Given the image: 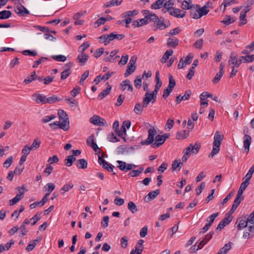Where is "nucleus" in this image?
<instances>
[{
	"instance_id": "1",
	"label": "nucleus",
	"mask_w": 254,
	"mask_h": 254,
	"mask_svg": "<svg viewBox=\"0 0 254 254\" xmlns=\"http://www.w3.org/2000/svg\"><path fill=\"white\" fill-rule=\"evenodd\" d=\"M200 147L201 145L200 143L198 142H195L194 144H190L184 150V154L182 158L183 162H185L187 161L191 152L193 154H197Z\"/></svg>"
},
{
	"instance_id": "2",
	"label": "nucleus",
	"mask_w": 254,
	"mask_h": 254,
	"mask_svg": "<svg viewBox=\"0 0 254 254\" xmlns=\"http://www.w3.org/2000/svg\"><path fill=\"white\" fill-rule=\"evenodd\" d=\"M58 114L60 120L62 121L60 124V128L64 131L67 130L69 128V122L67 114L62 109L58 111Z\"/></svg>"
},
{
	"instance_id": "3",
	"label": "nucleus",
	"mask_w": 254,
	"mask_h": 254,
	"mask_svg": "<svg viewBox=\"0 0 254 254\" xmlns=\"http://www.w3.org/2000/svg\"><path fill=\"white\" fill-rule=\"evenodd\" d=\"M150 16V21L154 22V26L155 28V30L158 29L163 30L168 26V25H166L164 23L163 19L161 20V17L159 18L158 16L153 13H152V15Z\"/></svg>"
},
{
	"instance_id": "4",
	"label": "nucleus",
	"mask_w": 254,
	"mask_h": 254,
	"mask_svg": "<svg viewBox=\"0 0 254 254\" xmlns=\"http://www.w3.org/2000/svg\"><path fill=\"white\" fill-rule=\"evenodd\" d=\"M156 130L154 127L148 130V137L146 140L141 142L142 145L152 144L154 140V136L156 134Z\"/></svg>"
},
{
	"instance_id": "5",
	"label": "nucleus",
	"mask_w": 254,
	"mask_h": 254,
	"mask_svg": "<svg viewBox=\"0 0 254 254\" xmlns=\"http://www.w3.org/2000/svg\"><path fill=\"white\" fill-rule=\"evenodd\" d=\"M103 154H102L101 156H99L98 160L99 164L102 167V168L106 169L108 171L113 172L115 166L111 164L108 163L103 159Z\"/></svg>"
},
{
	"instance_id": "6",
	"label": "nucleus",
	"mask_w": 254,
	"mask_h": 254,
	"mask_svg": "<svg viewBox=\"0 0 254 254\" xmlns=\"http://www.w3.org/2000/svg\"><path fill=\"white\" fill-rule=\"evenodd\" d=\"M156 97L153 95V94L149 93L148 92H146L144 95V97L142 101V107H146L149 104L150 102H152L153 103L155 102Z\"/></svg>"
},
{
	"instance_id": "7",
	"label": "nucleus",
	"mask_w": 254,
	"mask_h": 254,
	"mask_svg": "<svg viewBox=\"0 0 254 254\" xmlns=\"http://www.w3.org/2000/svg\"><path fill=\"white\" fill-rule=\"evenodd\" d=\"M117 162L119 164L118 168H119L121 171L125 172L131 170L136 167L135 165L132 164H127L125 162L120 160L117 161Z\"/></svg>"
},
{
	"instance_id": "8",
	"label": "nucleus",
	"mask_w": 254,
	"mask_h": 254,
	"mask_svg": "<svg viewBox=\"0 0 254 254\" xmlns=\"http://www.w3.org/2000/svg\"><path fill=\"white\" fill-rule=\"evenodd\" d=\"M170 14L178 18H184L186 14V12L182 11L179 8L173 7L169 11Z\"/></svg>"
},
{
	"instance_id": "9",
	"label": "nucleus",
	"mask_w": 254,
	"mask_h": 254,
	"mask_svg": "<svg viewBox=\"0 0 254 254\" xmlns=\"http://www.w3.org/2000/svg\"><path fill=\"white\" fill-rule=\"evenodd\" d=\"M32 98L37 104H45L47 103V97L44 94L35 93L32 95Z\"/></svg>"
},
{
	"instance_id": "10",
	"label": "nucleus",
	"mask_w": 254,
	"mask_h": 254,
	"mask_svg": "<svg viewBox=\"0 0 254 254\" xmlns=\"http://www.w3.org/2000/svg\"><path fill=\"white\" fill-rule=\"evenodd\" d=\"M233 216L231 214L228 213L226 214V217L222 219L219 224H218L217 229L222 230L224 228V227L229 224V223L232 220Z\"/></svg>"
},
{
	"instance_id": "11",
	"label": "nucleus",
	"mask_w": 254,
	"mask_h": 254,
	"mask_svg": "<svg viewBox=\"0 0 254 254\" xmlns=\"http://www.w3.org/2000/svg\"><path fill=\"white\" fill-rule=\"evenodd\" d=\"M142 12L144 15V18L138 20L139 22H140L141 26L148 24V20H150V17H151L150 15H152V12H150L147 10H144L142 11Z\"/></svg>"
},
{
	"instance_id": "12",
	"label": "nucleus",
	"mask_w": 254,
	"mask_h": 254,
	"mask_svg": "<svg viewBox=\"0 0 254 254\" xmlns=\"http://www.w3.org/2000/svg\"><path fill=\"white\" fill-rule=\"evenodd\" d=\"M209 2H207L202 7H199L198 5H196V8L197 10V13L199 15V16L201 17L203 15H206L209 11V9H207L209 5Z\"/></svg>"
},
{
	"instance_id": "13",
	"label": "nucleus",
	"mask_w": 254,
	"mask_h": 254,
	"mask_svg": "<svg viewBox=\"0 0 254 254\" xmlns=\"http://www.w3.org/2000/svg\"><path fill=\"white\" fill-rule=\"evenodd\" d=\"M252 138L247 134H245L244 137V147L246 152L248 153L250 150V146L251 143Z\"/></svg>"
},
{
	"instance_id": "14",
	"label": "nucleus",
	"mask_w": 254,
	"mask_h": 254,
	"mask_svg": "<svg viewBox=\"0 0 254 254\" xmlns=\"http://www.w3.org/2000/svg\"><path fill=\"white\" fill-rule=\"evenodd\" d=\"M164 139L163 138V136L158 134L155 137V141L152 144V147L153 148L159 147L160 145L164 143Z\"/></svg>"
},
{
	"instance_id": "15",
	"label": "nucleus",
	"mask_w": 254,
	"mask_h": 254,
	"mask_svg": "<svg viewBox=\"0 0 254 254\" xmlns=\"http://www.w3.org/2000/svg\"><path fill=\"white\" fill-rule=\"evenodd\" d=\"M15 11L18 14L21 16H24L25 14H28L29 11L22 5L20 4L16 6Z\"/></svg>"
},
{
	"instance_id": "16",
	"label": "nucleus",
	"mask_w": 254,
	"mask_h": 254,
	"mask_svg": "<svg viewBox=\"0 0 254 254\" xmlns=\"http://www.w3.org/2000/svg\"><path fill=\"white\" fill-rule=\"evenodd\" d=\"M160 190L158 189L155 191H152L149 192L147 196H145L144 200L146 202H149L151 199H153L160 193Z\"/></svg>"
},
{
	"instance_id": "17",
	"label": "nucleus",
	"mask_w": 254,
	"mask_h": 254,
	"mask_svg": "<svg viewBox=\"0 0 254 254\" xmlns=\"http://www.w3.org/2000/svg\"><path fill=\"white\" fill-rule=\"evenodd\" d=\"M223 138L224 135L223 134H220L219 131H216L214 134L213 145H218L220 146L221 142L223 140Z\"/></svg>"
},
{
	"instance_id": "18",
	"label": "nucleus",
	"mask_w": 254,
	"mask_h": 254,
	"mask_svg": "<svg viewBox=\"0 0 254 254\" xmlns=\"http://www.w3.org/2000/svg\"><path fill=\"white\" fill-rule=\"evenodd\" d=\"M112 87L111 85H108L107 87L104 89L98 95V99L101 100L105 98L109 94L111 91Z\"/></svg>"
},
{
	"instance_id": "19",
	"label": "nucleus",
	"mask_w": 254,
	"mask_h": 254,
	"mask_svg": "<svg viewBox=\"0 0 254 254\" xmlns=\"http://www.w3.org/2000/svg\"><path fill=\"white\" fill-rule=\"evenodd\" d=\"M179 40L175 37H170L168 39L167 45L168 47L175 48L179 44Z\"/></svg>"
},
{
	"instance_id": "20",
	"label": "nucleus",
	"mask_w": 254,
	"mask_h": 254,
	"mask_svg": "<svg viewBox=\"0 0 254 254\" xmlns=\"http://www.w3.org/2000/svg\"><path fill=\"white\" fill-rule=\"evenodd\" d=\"M42 240V237L40 236H38L37 237L36 239L32 240L30 242V243L26 247V250L28 251H32L35 247L36 246L37 244L41 241Z\"/></svg>"
},
{
	"instance_id": "21",
	"label": "nucleus",
	"mask_w": 254,
	"mask_h": 254,
	"mask_svg": "<svg viewBox=\"0 0 254 254\" xmlns=\"http://www.w3.org/2000/svg\"><path fill=\"white\" fill-rule=\"evenodd\" d=\"M241 200L242 199L241 197L237 195V197L234 201V202L232 206V208H231L228 213L232 215L240 204Z\"/></svg>"
},
{
	"instance_id": "22",
	"label": "nucleus",
	"mask_w": 254,
	"mask_h": 254,
	"mask_svg": "<svg viewBox=\"0 0 254 254\" xmlns=\"http://www.w3.org/2000/svg\"><path fill=\"white\" fill-rule=\"evenodd\" d=\"M118 151L122 154L127 153L134 150L133 147H127L124 145H121L118 148Z\"/></svg>"
},
{
	"instance_id": "23",
	"label": "nucleus",
	"mask_w": 254,
	"mask_h": 254,
	"mask_svg": "<svg viewBox=\"0 0 254 254\" xmlns=\"http://www.w3.org/2000/svg\"><path fill=\"white\" fill-rule=\"evenodd\" d=\"M165 0H157L151 5V8L153 9H158L164 7V2Z\"/></svg>"
},
{
	"instance_id": "24",
	"label": "nucleus",
	"mask_w": 254,
	"mask_h": 254,
	"mask_svg": "<svg viewBox=\"0 0 254 254\" xmlns=\"http://www.w3.org/2000/svg\"><path fill=\"white\" fill-rule=\"evenodd\" d=\"M123 2V0H111L109 1L106 2L104 4V6L105 7H109L114 6H118L121 4Z\"/></svg>"
},
{
	"instance_id": "25",
	"label": "nucleus",
	"mask_w": 254,
	"mask_h": 254,
	"mask_svg": "<svg viewBox=\"0 0 254 254\" xmlns=\"http://www.w3.org/2000/svg\"><path fill=\"white\" fill-rule=\"evenodd\" d=\"M189 135V131L184 130L181 131H178L176 133V137L178 139H183L188 137Z\"/></svg>"
},
{
	"instance_id": "26",
	"label": "nucleus",
	"mask_w": 254,
	"mask_h": 254,
	"mask_svg": "<svg viewBox=\"0 0 254 254\" xmlns=\"http://www.w3.org/2000/svg\"><path fill=\"white\" fill-rule=\"evenodd\" d=\"M144 241L143 240H140L138 241L136 246L135 247V250H132L129 254H140L143 251V249H137V246H142Z\"/></svg>"
},
{
	"instance_id": "27",
	"label": "nucleus",
	"mask_w": 254,
	"mask_h": 254,
	"mask_svg": "<svg viewBox=\"0 0 254 254\" xmlns=\"http://www.w3.org/2000/svg\"><path fill=\"white\" fill-rule=\"evenodd\" d=\"M86 143L88 146H91L92 149L95 151V142L94 140V136L92 134L90 135L86 140Z\"/></svg>"
},
{
	"instance_id": "28",
	"label": "nucleus",
	"mask_w": 254,
	"mask_h": 254,
	"mask_svg": "<svg viewBox=\"0 0 254 254\" xmlns=\"http://www.w3.org/2000/svg\"><path fill=\"white\" fill-rule=\"evenodd\" d=\"M76 165L78 169H85L87 168V162L85 159H80L77 161Z\"/></svg>"
},
{
	"instance_id": "29",
	"label": "nucleus",
	"mask_w": 254,
	"mask_h": 254,
	"mask_svg": "<svg viewBox=\"0 0 254 254\" xmlns=\"http://www.w3.org/2000/svg\"><path fill=\"white\" fill-rule=\"evenodd\" d=\"M88 55L84 53H82L78 56L77 59L78 61V62L80 63V64L83 65L86 62V61L88 60Z\"/></svg>"
},
{
	"instance_id": "30",
	"label": "nucleus",
	"mask_w": 254,
	"mask_h": 254,
	"mask_svg": "<svg viewBox=\"0 0 254 254\" xmlns=\"http://www.w3.org/2000/svg\"><path fill=\"white\" fill-rule=\"evenodd\" d=\"M193 4L190 0H184L182 4V7L183 9H191L193 8Z\"/></svg>"
},
{
	"instance_id": "31",
	"label": "nucleus",
	"mask_w": 254,
	"mask_h": 254,
	"mask_svg": "<svg viewBox=\"0 0 254 254\" xmlns=\"http://www.w3.org/2000/svg\"><path fill=\"white\" fill-rule=\"evenodd\" d=\"M96 126L107 127L108 124L105 119L96 115Z\"/></svg>"
},
{
	"instance_id": "32",
	"label": "nucleus",
	"mask_w": 254,
	"mask_h": 254,
	"mask_svg": "<svg viewBox=\"0 0 254 254\" xmlns=\"http://www.w3.org/2000/svg\"><path fill=\"white\" fill-rule=\"evenodd\" d=\"M138 10H133L126 11L122 14V18L130 17L138 14Z\"/></svg>"
},
{
	"instance_id": "33",
	"label": "nucleus",
	"mask_w": 254,
	"mask_h": 254,
	"mask_svg": "<svg viewBox=\"0 0 254 254\" xmlns=\"http://www.w3.org/2000/svg\"><path fill=\"white\" fill-rule=\"evenodd\" d=\"M45 191H47V195H50L55 188V185L54 183H48L44 187Z\"/></svg>"
},
{
	"instance_id": "34",
	"label": "nucleus",
	"mask_w": 254,
	"mask_h": 254,
	"mask_svg": "<svg viewBox=\"0 0 254 254\" xmlns=\"http://www.w3.org/2000/svg\"><path fill=\"white\" fill-rule=\"evenodd\" d=\"M136 69V66L135 65H131L128 64L127 66V69L126 71L124 74L125 76L127 77L129 75H130L132 73H133Z\"/></svg>"
},
{
	"instance_id": "35",
	"label": "nucleus",
	"mask_w": 254,
	"mask_h": 254,
	"mask_svg": "<svg viewBox=\"0 0 254 254\" xmlns=\"http://www.w3.org/2000/svg\"><path fill=\"white\" fill-rule=\"evenodd\" d=\"M12 13L9 10H4L0 11V19H6L9 18Z\"/></svg>"
},
{
	"instance_id": "36",
	"label": "nucleus",
	"mask_w": 254,
	"mask_h": 254,
	"mask_svg": "<svg viewBox=\"0 0 254 254\" xmlns=\"http://www.w3.org/2000/svg\"><path fill=\"white\" fill-rule=\"evenodd\" d=\"M76 160V158L73 156H67L64 160V163L66 166H71L72 163Z\"/></svg>"
},
{
	"instance_id": "37",
	"label": "nucleus",
	"mask_w": 254,
	"mask_h": 254,
	"mask_svg": "<svg viewBox=\"0 0 254 254\" xmlns=\"http://www.w3.org/2000/svg\"><path fill=\"white\" fill-rule=\"evenodd\" d=\"M183 165V163L181 162L180 160H175L173 162L172 164V170L173 171L176 170L177 168L179 169V170H180Z\"/></svg>"
},
{
	"instance_id": "38",
	"label": "nucleus",
	"mask_w": 254,
	"mask_h": 254,
	"mask_svg": "<svg viewBox=\"0 0 254 254\" xmlns=\"http://www.w3.org/2000/svg\"><path fill=\"white\" fill-rule=\"evenodd\" d=\"M173 54L172 50H167L163 55V57L161 59V62L162 63H166V61L169 59V57Z\"/></svg>"
},
{
	"instance_id": "39",
	"label": "nucleus",
	"mask_w": 254,
	"mask_h": 254,
	"mask_svg": "<svg viewBox=\"0 0 254 254\" xmlns=\"http://www.w3.org/2000/svg\"><path fill=\"white\" fill-rule=\"evenodd\" d=\"M174 4V2L173 0H168L164 2V7L167 9V11H169L170 9H172L173 7L172 6Z\"/></svg>"
},
{
	"instance_id": "40",
	"label": "nucleus",
	"mask_w": 254,
	"mask_h": 254,
	"mask_svg": "<svg viewBox=\"0 0 254 254\" xmlns=\"http://www.w3.org/2000/svg\"><path fill=\"white\" fill-rule=\"evenodd\" d=\"M248 222L246 220V217H245L244 219H242L240 221L239 224L237 226V228L239 230H241L242 229L246 228L248 225Z\"/></svg>"
},
{
	"instance_id": "41",
	"label": "nucleus",
	"mask_w": 254,
	"mask_h": 254,
	"mask_svg": "<svg viewBox=\"0 0 254 254\" xmlns=\"http://www.w3.org/2000/svg\"><path fill=\"white\" fill-rule=\"evenodd\" d=\"M127 208L132 213H134L138 210L135 204L132 201L128 202L127 204Z\"/></svg>"
},
{
	"instance_id": "42",
	"label": "nucleus",
	"mask_w": 254,
	"mask_h": 254,
	"mask_svg": "<svg viewBox=\"0 0 254 254\" xmlns=\"http://www.w3.org/2000/svg\"><path fill=\"white\" fill-rule=\"evenodd\" d=\"M47 103L49 104H53L57 102L61 101V99L56 95H53L50 97L47 98Z\"/></svg>"
},
{
	"instance_id": "43",
	"label": "nucleus",
	"mask_w": 254,
	"mask_h": 254,
	"mask_svg": "<svg viewBox=\"0 0 254 254\" xmlns=\"http://www.w3.org/2000/svg\"><path fill=\"white\" fill-rule=\"evenodd\" d=\"M236 3H237V1L236 0H224L221 6H222L223 5H224V9L223 12H225L226 7Z\"/></svg>"
},
{
	"instance_id": "44",
	"label": "nucleus",
	"mask_w": 254,
	"mask_h": 254,
	"mask_svg": "<svg viewBox=\"0 0 254 254\" xmlns=\"http://www.w3.org/2000/svg\"><path fill=\"white\" fill-rule=\"evenodd\" d=\"M51 57L53 59L58 62H64L66 60V57L65 56L62 55H53Z\"/></svg>"
},
{
	"instance_id": "45",
	"label": "nucleus",
	"mask_w": 254,
	"mask_h": 254,
	"mask_svg": "<svg viewBox=\"0 0 254 254\" xmlns=\"http://www.w3.org/2000/svg\"><path fill=\"white\" fill-rule=\"evenodd\" d=\"M248 185H249L248 184H247L246 183L243 182L240 187V188L239 189V190H238L237 195L241 197V196H242L244 191L247 188Z\"/></svg>"
},
{
	"instance_id": "46",
	"label": "nucleus",
	"mask_w": 254,
	"mask_h": 254,
	"mask_svg": "<svg viewBox=\"0 0 254 254\" xmlns=\"http://www.w3.org/2000/svg\"><path fill=\"white\" fill-rule=\"evenodd\" d=\"M218 215H219V213L217 212V213H213V214L209 216V217L207 219V221L208 222L207 224L209 226H211L212 224L213 223V221H214L215 219L218 216Z\"/></svg>"
},
{
	"instance_id": "47",
	"label": "nucleus",
	"mask_w": 254,
	"mask_h": 254,
	"mask_svg": "<svg viewBox=\"0 0 254 254\" xmlns=\"http://www.w3.org/2000/svg\"><path fill=\"white\" fill-rule=\"evenodd\" d=\"M220 145H213V149L209 155V157H213L215 155L217 154L220 150Z\"/></svg>"
},
{
	"instance_id": "48",
	"label": "nucleus",
	"mask_w": 254,
	"mask_h": 254,
	"mask_svg": "<svg viewBox=\"0 0 254 254\" xmlns=\"http://www.w3.org/2000/svg\"><path fill=\"white\" fill-rule=\"evenodd\" d=\"M142 77H141V75H138L136 76V78L134 81V85L135 87L140 88L141 86L142 83Z\"/></svg>"
},
{
	"instance_id": "49",
	"label": "nucleus",
	"mask_w": 254,
	"mask_h": 254,
	"mask_svg": "<svg viewBox=\"0 0 254 254\" xmlns=\"http://www.w3.org/2000/svg\"><path fill=\"white\" fill-rule=\"evenodd\" d=\"M246 14L247 12H245L243 10L241 11L240 19L242 21V22L240 23V25H243L247 23V19L246 18Z\"/></svg>"
},
{
	"instance_id": "50",
	"label": "nucleus",
	"mask_w": 254,
	"mask_h": 254,
	"mask_svg": "<svg viewBox=\"0 0 254 254\" xmlns=\"http://www.w3.org/2000/svg\"><path fill=\"white\" fill-rule=\"evenodd\" d=\"M214 234L213 232H211L207 234L205 237L202 240H199L198 242H202V243H204L205 245H206L208 241L212 238V236Z\"/></svg>"
},
{
	"instance_id": "51",
	"label": "nucleus",
	"mask_w": 254,
	"mask_h": 254,
	"mask_svg": "<svg viewBox=\"0 0 254 254\" xmlns=\"http://www.w3.org/2000/svg\"><path fill=\"white\" fill-rule=\"evenodd\" d=\"M205 245V243L202 242H197L195 245H194L192 248H193V252H195L199 249H201Z\"/></svg>"
},
{
	"instance_id": "52",
	"label": "nucleus",
	"mask_w": 254,
	"mask_h": 254,
	"mask_svg": "<svg viewBox=\"0 0 254 254\" xmlns=\"http://www.w3.org/2000/svg\"><path fill=\"white\" fill-rule=\"evenodd\" d=\"M41 144V141L38 138L35 139L32 145L30 147L31 148L32 150H36L40 147Z\"/></svg>"
},
{
	"instance_id": "53",
	"label": "nucleus",
	"mask_w": 254,
	"mask_h": 254,
	"mask_svg": "<svg viewBox=\"0 0 254 254\" xmlns=\"http://www.w3.org/2000/svg\"><path fill=\"white\" fill-rule=\"evenodd\" d=\"M235 19H231L230 16L226 15L225 18L221 21V22L225 24L226 25H229L231 23L235 22Z\"/></svg>"
},
{
	"instance_id": "54",
	"label": "nucleus",
	"mask_w": 254,
	"mask_h": 254,
	"mask_svg": "<svg viewBox=\"0 0 254 254\" xmlns=\"http://www.w3.org/2000/svg\"><path fill=\"white\" fill-rule=\"evenodd\" d=\"M224 72L219 71L216 74L214 78L213 79L212 81L214 83H217L221 79L222 76H223Z\"/></svg>"
},
{
	"instance_id": "55",
	"label": "nucleus",
	"mask_w": 254,
	"mask_h": 254,
	"mask_svg": "<svg viewBox=\"0 0 254 254\" xmlns=\"http://www.w3.org/2000/svg\"><path fill=\"white\" fill-rule=\"evenodd\" d=\"M176 86V81L173 78V75L171 74H169V88H172L174 89Z\"/></svg>"
},
{
	"instance_id": "56",
	"label": "nucleus",
	"mask_w": 254,
	"mask_h": 254,
	"mask_svg": "<svg viewBox=\"0 0 254 254\" xmlns=\"http://www.w3.org/2000/svg\"><path fill=\"white\" fill-rule=\"evenodd\" d=\"M13 157L12 156L9 157L3 163V166L4 167L8 168L13 162Z\"/></svg>"
},
{
	"instance_id": "57",
	"label": "nucleus",
	"mask_w": 254,
	"mask_h": 254,
	"mask_svg": "<svg viewBox=\"0 0 254 254\" xmlns=\"http://www.w3.org/2000/svg\"><path fill=\"white\" fill-rule=\"evenodd\" d=\"M142 106L140 103H136L134 108V111L136 114L140 115L142 112Z\"/></svg>"
},
{
	"instance_id": "58",
	"label": "nucleus",
	"mask_w": 254,
	"mask_h": 254,
	"mask_svg": "<svg viewBox=\"0 0 254 254\" xmlns=\"http://www.w3.org/2000/svg\"><path fill=\"white\" fill-rule=\"evenodd\" d=\"M16 189L19 192L16 195H19V197L21 199L24 196L25 189L24 187H18Z\"/></svg>"
},
{
	"instance_id": "59",
	"label": "nucleus",
	"mask_w": 254,
	"mask_h": 254,
	"mask_svg": "<svg viewBox=\"0 0 254 254\" xmlns=\"http://www.w3.org/2000/svg\"><path fill=\"white\" fill-rule=\"evenodd\" d=\"M199 15L198 13H197V10L196 8L195 9H191L190 11V16L191 18L193 19H198L200 18V17L199 16Z\"/></svg>"
},
{
	"instance_id": "60",
	"label": "nucleus",
	"mask_w": 254,
	"mask_h": 254,
	"mask_svg": "<svg viewBox=\"0 0 254 254\" xmlns=\"http://www.w3.org/2000/svg\"><path fill=\"white\" fill-rule=\"evenodd\" d=\"M241 58L243 59L245 63H250L254 61V55L241 56Z\"/></svg>"
},
{
	"instance_id": "61",
	"label": "nucleus",
	"mask_w": 254,
	"mask_h": 254,
	"mask_svg": "<svg viewBox=\"0 0 254 254\" xmlns=\"http://www.w3.org/2000/svg\"><path fill=\"white\" fill-rule=\"evenodd\" d=\"M89 47V43L88 42H86L83 43L78 48V52L83 53L88 47Z\"/></svg>"
},
{
	"instance_id": "62",
	"label": "nucleus",
	"mask_w": 254,
	"mask_h": 254,
	"mask_svg": "<svg viewBox=\"0 0 254 254\" xmlns=\"http://www.w3.org/2000/svg\"><path fill=\"white\" fill-rule=\"evenodd\" d=\"M237 61V55L235 53L232 52L231 54L230 59L229 60V64H234L236 65Z\"/></svg>"
},
{
	"instance_id": "63",
	"label": "nucleus",
	"mask_w": 254,
	"mask_h": 254,
	"mask_svg": "<svg viewBox=\"0 0 254 254\" xmlns=\"http://www.w3.org/2000/svg\"><path fill=\"white\" fill-rule=\"evenodd\" d=\"M48 60V58H45V57H41V58H40L37 61H36L34 62V64H33V65L32 66V67L33 68H36V67H37L38 66L41 64L42 62H43L44 61H46Z\"/></svg>"
},
{
	"instance_id": "64",
	"label": "nucleus",
	"mask_w": 254,
	"mask_h": 254,
	"mask_svg": "<svg viewBox=\"0 0 254 254\" xmlns=\"http://www.w3.org/2000/svg\"><path fill=\"white\" fill-rule=\"evenodd\" d=\"M205 187V182H202L200 184V185L195 190L197 195H199L201 193L202 191L204 190Z\"/></svg>"
}]
</instances>
